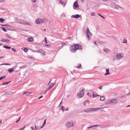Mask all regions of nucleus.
<instances>
[{"label":"nucleus","mask_w":130,"mask_h":130,"mask_svg":"<svg viewBox=\"0 0 130 130\" xmlns=\"http://www.w3.org/2000/svg\"><path fill=\"white\" fill-rule=\"evenodd\" d=\"M40 24L46 22V20L45 19H39Z\"/></svg>","instance_id":"0eeeda50"},{"label":"nucleus","mask_w":130,"mask_h":130,"mask_svg":"<svg viewBox=\"0 0 130 130\" xmlns=\"http://www.w3.org/2000/svg\"><path fill=\"white\" fill-rule=\"evenodd\" d=\"M106 73L105 74V76H106L107 75H109L110 74V73L109 72V69H107L106 70Z\"/></svg>","instance_id":"dca6fc26"},{"label":"nucleus","mask_w":130,"mask_h":130,"mask_svg":"<svg viewBox=\"0 0 130 130\" xmlns=\"http://www.w3.org/2000/svg\"><path fill=\"white\" fill-rule=\"evenodd\" d=\"M6 36L9 39L11 38V37L8 34L6 35Z\"/></svg>","instance_id":"f704fd0d"},{"label":"nucleus","mask_w":130,"mask_h":130,"mask_svg":"<svg viewBox=\"0 0 130 130\" xmlns=\"http://www.w3.org/2000/svg\"><path fill=\"white\" fill-rule=\"evenodd\" d=\"M6 76L5 75H4L3 76L1 77H0V80H1L3 79L6 78Z\"/></svg>","instance_id":"c9c22d12"},{"label":"nucleus","mask_w":130,"mask_h":130,"mask_svg":"<svg viewBox=\"0 0 130 130\" xmlns=\"http://www.w3.org/2000/svg\"><path fill=\"white\" fill-rule=\"evenodd\" d=\"M81 64L79 63L76 66V67L78 68H80L81 67Z\"/></svg>","instance_id":"ea45409f"},{"label":"nucleus","mask_w":130,"mask_h":130,"mask_svg":"<svg viewBox=\"0 0 130 130\" xmlns=\"http://www.w3.org/2000/svg\"><path fill=\"white\" fill-rule=\"evenodd\" d=\"M104 51L106 53H108L110 51V50L108 48H105L104 50Z\"/></svg>","instance_id":"5701e85b"},{"label":"nucleus","mask_w":130,"mask_h":130,"mask_svg":"<svg viewBox=\"0 0 130 130\" xmlns=\"http://www.w3.org/2000/svg\"><path fill=\"white\" fill-rule=\"evenodd\" d=\"M106 127V126L103 125H99L98 124V127L100 128H104Z\"/></svg>","instance_id":"a211bd4d"},{"label":"nucleus","mask_w":130,"mask_h":130,"mask_svg":"<svg viewBox=\"0 0 130 130\" xmlns=\"http://www.w3.org/2000/svg\"><path fill=\"white\" fill-rule=\"evenodd\" d=\"M70 51L73 52H75L77 50L75 45L71 46L70 48Z\"/></svg>","instance_id":"7ed1b4c3"},{"label":"nucleus","mask_w":130,"mask_h":130,"mask_svg":"<svg viewBox=\"0 0 130 130\" xmlns=\"http://www.w3.org/2000/svg\"><path fill=\"white\" fill-rule=\"evenodd\" d=\"M61 109H60L61 110H62L63 111H64V107H63V106H61Z\"/></svg>","instance_id":"58836bf2"},{"label":"nucleus","mask_w":130,"mask_h":130,"mask_svg":"<svg viewBox=\"0 0 130 130\" xmlns=\"http://www.w3.org/2000/svg\"><path fill=\"white\" fill-rule=\"evenodd\" d=\"M117 100L116 99H112L111 100V103L115 104L117 102Z\"/></svg>","instance_id":"f3484780"},{"label":"nucleus","mask_w":130,"mask_h":130,"mask_svg":"<svg viewBox=\"0 0 130 130\" xmlns=\"http://www.w3.org/2000/svg\"><path fill=\"white\" fill-rule=\"evenodd\" d=\"M52 86H49V87L47 89V90H49L51 88H52Z\"/></svg>","instance_id":"de8ad7c7"},{"label":"nucleus","mask_w":130,"mask_h":130,"mask_svg":"<svg viewBox=\"0 0 130 130\" xmlns=\"http://www.w3.org/2000/svg\"><path fill=\"white\" fill-rule=\"evenodd\" d=\"M41 50V49H39V50H37V51H35V52H37V53H40V51Z\"/></svg>","instance_id":"79ce46f5"},{"label":"nucleus","mask_w":130,"mask_h":130,"mask_svg":"<svg viewBox=\"0 0 130 130\" xmlns=\"http://www.w3.org/2000/svg\"><path fill=\"white\" fill-rule=\"evenodd\" d=\"M31 130H34V127L31 126Z\"/></svg>","instance_id":"69168bd1"},{"label":"nucleus","mask_w":130,"mask_h":130,"mask_svg":"<svg viewBox=\"0 0 130 130\" xmlns=\"http://www.w3.org/2000/svg\"><path fill=\"white\" fill-rule=\"evenodd\" d=\"M45 45L47 46H48L49 47H51V45L50 44H45Z\"/></svg>","instance_id":"09e8293b"},{"label":"nucleus","mask_w":130,"mask_h":130,"mask_svg":"<svg viewBox=\"0 0 130 130\" xmlns=\"http://www.w3.org/2000/svg\"><path fill=\"white\" fill-rule=\"evenodd\" d=\"M76 47H77V50H82L83 48V46L81 45L76 44H75Z\"/></svg>","instance_id":"39448f33"},{"label":"nucleus","mask_w":130,"mask_h":130,"mask_svg":"<svg viewBox=\"0 0 130 130\" xmlns=\"http://www.w3.org/2000/svg\"><path fill=\"white\" fill-rule=\"evenodd\" d=\"M87 95L89 96L90 97L91 96V93H87Z\"/></svg>","instance_id":"8fccbe9b"},{"label":"nucleus","mask_w":130,"mask_h":130,"mask_svg":"<svg viewBox=\"0 0 130 130\" xmlns=\"http://www.w3.org/2000/svg\"><path fill=\"white\" fill-rule=\"evenodd\" d=\"M25 126L20 128L19 130H23L25 128Z\"/></svg>","instance_id":"a18cd8bd"},{"label":"nucleus","mask_w":130,"mask_h":130,"mask_svg":"<svg viewBox=\"0 0 130 130\" xmlns=\"http://www.w3.org/2000/svg\"><path fill=\"white\" fill-rule=\"evenodd\" d=\"M3 47H4L6 49H10L11 48V47L8 46L6 45H4L3 46Z\"/></svg>","instance_id":"a878e982"},{"label":"nucleus","mask_w":130,"mask_h":130,"mask_svg":"<svg viewBox=\"0 0 130 130\" xmlns=\"http://www.w3.org/2000/svg\"><path fill=\"white\" fill-rule=\"evenodd\" d=\"M30 94H31V93L28 92H23V95L25 94L26 95L28 96Z\"/></svg>","instance_id":"ddd939ff"},{"label":"nucleus","mask_w":130,"mask_h":130,"mask_svg":"<svg viewBox=\"0 0 130 130\" xmlns=\"http://www.w3.org/2000/svg\"><path fill=\"white\" fill-rule=\"evenodd\" d=\"M7 83H7V82L3 83H2V85H7L8 84Z\"/></svg>","instance_id":"a19ab883"},{"label":"nucleus","mask_w":130,"mask_h":130,"mask_svg":"<svg viewBox=\"0 0 130 130\" xmlns=\"http://www.w3.org/2000/svg\"><path fill=\"white\" fill-rule=\"evenodd\" d=\"M123 42L124 43H126L127 42V41L126 40L124 39L123 40Z\"/></svg>","instance_id":"37998d69"},{"label":"nucleus","mask_w":130,"mask_h":130,"mask_svg":"<svg viewBox=\"0 0 130 130\" xmlns=\"http://www.w3.org/2000/svg\"><path fill=\"white\" fill-rule=\"evenodd\" d=\"M92 128V126H90V127H87V129H90V128Z\"/></svg>","instance_id":"bf43d9fd"},{"label":"nucleus","mask_w":130,"mask_h":130,"mask_svg":"<svg viewBox=\"0 0 130 130\" xmlns=\"http://www.w3.org/2000/svg\"><path fill=\"white\" fill-rule=\"evenodd\" d=\"M99 88V89H101V90L102 89V86H101Z\"/></svg>","instance_id":"13d9d810"},{"label":"nucleus","mask_w":130,"mask_h":130,"mask_svg":"<svg viewBox=\"0 0 130 130\" xmlns=\"http://www.w3.org/2000/svg\"><path fill=\"white\" fill-rule=\"evenodd\" d=\"M35 130H37V126L36 125H35Z\"/></svg>","instance_id":"5fc2aeb1"},{"label":"nucleus","mask_w":130,"mask_h":130,"mask_svg":"<svg viewBox=\"0 0 130 130\" xmlns=\"http://www.w3.org/2000/svg\"><path fill=\"white\" fill-rule=\"evenodd\" d=\"M48 90H47H47L44 92V94H46V93L47 92Z\"/></svg>","instance_id":"0e129e2a"},{"label":"nucleus","mask_w":130,"mask_h":130,"mask_svg":"<svg viewBox=\"0 0 130 130\" xmlns=\"http://www.w3.org/2000/svg\"><path fill=\"white\" fill-rule=\"evenodd\" d=\"M100 100L101 101H104L105 100V98L104 96H101L100 97Z\"/></svg>","instance_id":"412c9836"},{"label":"nucleus","mask_w":130,"mask_h":130,"mask_svg":"<svg viewBox=\"0 0 130 130\" xmlns=\"http://www.w3.org/2000/svg\"><path fill=\"white\" fill-rule=\"evenodd\" d=\"M6 25H7V26H5V27H11V26L9 25H7V24H6Z\"/></svg>","instance_id":"3c124183"},{"label":"nucleus","mask_w":130,"mask_h":130,"mask_svg":"<svg viewBox=\"0 0 130 130\" xmlns=\"http://www.w3.org/2000/svg\"><path fill=\"white\" fill-rule=\"evenodd\" d=\"M24 51L25 52H27L28 51V50L27 48H25L24 49Z\"/></svg>","instance_id":"4c0bfd02"},{"label":"nucleus","mask_w":130,"mask_h":130,"mask_svg":"<svg viewBox=\"0 0 130 130\" xmlns=\"http://www.w3.org/2000/svg\"><path fill=\"white\" fill-rule=\"evenodd\" d=\"M32 2L35 3L36 2V0H32Z\"/></svg>","instance_id":"4d7b16f0"},{"label":"nucleus","mask_w":130,"mask_h":130,"mask_svg":"<svg viewBox=\"0 0 130 130\" xmlns=\"http://www.w3.org/2000/svg\"><path fill=\"white\" fill-rule=\"evenodd\" d=\"M13 69H14V68H13L9 69L8 70V71L9 73H11L13 72L14 71V70H13Z\"/></svg>","instance_id":"aec40b11"},{"label":"nucleus","mask_w":130,"mask_h":130,"mask_svg":"<svg viewBox=\"0 0 130 130\" xmlns=\"http://www.w3.org/2000/svg\"><path fill=\"white\" fill-rule=\"evenodd\" d=\"M27 22H20V23L26 25H27Z\"/></svg>","instance_id":"2f4dec72"},{"label":"nucleus","mask_w":130,"mask_h":130,"mask_svg":"<svg viewBox=\"0 0 130 130\" xmlns=\"http://www.w3.org/2000/svg\"><path fill=\"white\" fill-rule=\"evenodd\" d=\"M28 40L29 42H32L34 41V39L32 38H29L28 39Z\"/></svg>","instance_id":"393cba45"},{"label":"nucleus","mask_w":130,"mask_h":130,"mask_svg":"<svg viewBox=\"0 0 130 130\" xmlns=\"http://www.w3.org/2000/svg\"><path fill=\"white\" fill-rule=\"evenodd\" d=\"M127 95H130V91L127 94Z\"/></svg>","instance_id":"774afa93"},{"label":"nucleus","mask_w":130,"mask_h":130,"mask_svg":"<svg viewBox=\"0 0 130 130\" xmlns=\"http://www.w3.org/2000/svg\"><path fill=\"white\" fill-rule=\"evenodd\" d=\"M114 4L116 6L115 7V9H118L119 8H121L122 9L121 7H120L119 5H117V4H116L115 3H114Z\"/></svg>","instance_id":"6ab92c4d"},{"label":"nucleus","mask_w":130,"mask_h":130,"mask_svg":"<svg viewBox=\"0 0 130 130\" xmlns=\"http://www.w3.org/2000/svg\"><path fill=\"white\" fill-rule=\"evenodd\" d=\"M36 23L37 24H40V21L39 20V19H37L36 21Z\"/></svg>","instance_id":"cd10ccee"},{"label":"nucleus","mask_w":130,"mask_h":130,"mask_svg":"<svg viewBox=\"0 0 130 130\" xmlns=\"http://www.w3.org/2000/svg\"><path fill=\"white\" fill-rule=\"evenodd\" d=\"M40 53V54L43 56H44L45 55V52L43 50H41Z\"/></svg>","instance_id":"1a4fd4ad"},{"label":"nucleus","mask_w":130,"mask_h":130,"mask_svg":"<svg viewBox=\"0 0 130 130\" xmlns=\"http://www.w3.org/2000/svg\"><path fill=\"white\" fill-rule=\"evenodd\" d=\"M59 1L62 5L64 4V2L62 0H59Z\"/></svg>","instance_id":"c756f323"},{"label":"nucleus","mask_w":130,"mask_h":130,"mask_svg":"<svg viewBox=\"0 0 130 130\" xmlns=\"http://www.w3.org/2000/svg\"><path fill=\"white\" fill-rule=\"evenodd\" d=\"M12 50L14 53H15V52H16V50L14 48H12Z\"/></svg>","instance_id":"49530a36"},{"label":"nucleus","mask_w":130,"mask_h":130,"mask_svg":"<svg viewBox=\"0 0 130 130\" xmlns=\"http://www.w3.org/2000/svg\"><path fill=\"white\" fill-rule=\"evenodd\" d=\"M98 15H99L100 17H102L103 19H106L105 18L103 17V15H101L100 14H98Z\"/></svg>","instance_id":"473e14b6"},{"label":"nucleus","mask_w":130,"mask_h":130,"mask_svg":"<svg viewBox=\"0 0 130 130\" xmlns=\"http://www.w3.org/2000/svg\"><path fill=\"white\" fill-rule=\"evenodd\" d=\"M117 58L118 59H121L123 56L121 55V54L120 53H118L117 55Z\"/></svg>","instance_id":"6e6552de"},{"label":"nucleus","mask_w":130,"mask_h":130,"mask_svg":"<svg viewBox=\"0 0 130 130\" xmlns=\"http://www.w3.org/2000/svg\"><path fill=\"white\" fill-rule=\"evenodd\" d=\"M87 37L88 39L90 40L91 39V37L92 36V34L88 28H87Z\"/></svg>","instance_id":"20e7f679"},{"label":"nucleus","mask_w":130,"mask_h":130,"mask_svg":"<svg viewBox=\"0 0 130 130\" xmlns=\"http://www.w3.org/2000/svg\"><path fill=\"white\" fill-rule=\"evenodd\" d=\"M94 44H95V45H96L97 43H96V41H95L94 42Z\"/></svg>","instance_id":"338daca9"},{"label":"nucleus","mask_w":130,"mask_h":130,"mask_svg":"<svg viewBox=\"0 0 130 130\" xmlns=\"http://www.w3.org/2000/svg\"><path fill=\"white\" fill-rule=\"evenodd\" d=\"M90 102L88 100H87L85 101L83 103L85 105H87Z\"/></svg>","instance_id":"9b49d317"},{"label":"nucleus","mask_w":130,"mask_h":130,"mask_svg":"<svg viewBox=\"0 0 130 130\" xmlns=\"http://www.w3.org/2000/svg\"><path fill=\"white\" fill-rule=\"evenodd\" d=\"M98 126V125H93L92 126V128L93 129H94L95 128L97 127Z\"/></svg>","instance_id":"7c9ffc66"},{"label":"nucleus","mask_w":130,"mask_h":130,"mask_svg":"<svg viewBox=\"0 0 130 130\" xmlns=\"http://www.w3.org/2000/svg\"><path fill=\"white\" fill-rule=\"evenodd\" d=\"M90 109L91 110V112L92 111H95L98 110V108H90Z\"/></svg>","instance_id":"4be33fe9"},{"label":"nucleus","mask_w":130,"mask_h":130,"mask_svg":"<svg viewBox=\"0 0 130 130\" xmlns=\"http://www.w3.org/2000/svg\"><path fill=\"white\" fill-rule=\"evenodd\" d=\"M73 6L75 8H77L78 7L79 5L78 4L77 1H76L74 2Z\"/></svg>","instance_id":"423d86ee"},{"label":"nucleus","mask_w":130,"mask_h":130,"mask_svg":"<svg viewBox=\"0 0 130 130\" xmlns=\"http://www.w3.org/2000/svg\"><path fill=\"white\" fill-rule=\"evenodd\" d=\"M72 17H74L76 18H78L79 17H80V15L79 14H76L75 15H73L71 16Z\"/></svg>","instance_id":"f8f14e48"},{"label":"nucleus","mask_w":130,"mask_h":130,"mask_svg":"<svg viewBox=\"0 0 130 130\" xmlns=\"http://www.w3.org/2000/svg\"><path fill=\"white\" fill-rule=\"evenodd\" d=\"M51 84L52 85V86H52V87H53V86H54L55 85V83H51Z\"/></svg>","instance_id":"603ef678"},{"label":"nucleus","mask_w":130,"mask_h":130,"mask_svg":"<svg viewBox=\"0 0 130 130\" xmlns=\"http://www.w3.org/2000/svg\"><path fill=\"white\" fill-rule=\"evenodd\" d=\"M1 41L2 42H6V43H9L10 42V40L8 39H3L1 40Z\"/></svg>","instance_id":"9d476101"},{"label":"nucleus","mask_w":130,"mask_h":130,"mask_svg":"<svg viewBox=\"0 0 130 130\" xmlns=\"http://www.w3.org/2000/svg\"><path fill=\"white\" fill-rule=\"evenodd\" d=\"M46 119H45L44 120L43 124L41 126V127L39 128L40 129H41V128H43V127L45 126V125L46 124Z\"/></svg>","instance_id":"2eb2a0df"},{"label":"nucleus","mask_w":130,"mask_h":130,"mask_svg":"<svg viewBox=\"0 0 130 130\" xmlns=\"http://www.w3.org/2000/svg\"><path fill=\"white\" fill-rule=\"evenodd\" d=\"M92 95H93V98H94L95 97V96H98V95H95L94 94H93V93L92 94Z\"/></svg>","instance_id":"680f3d73"},{"label":"nucleus","mask_w":130,"mask_h":130,"mask_svg":"<svg viewBox=\"0 0 130 130\" xmlns=\"http://www.w3.org/2000/svg\"><path fill=\"white\" fill-rule=\"evenodd\" d=\"M4 0H0V3H2L4 2Z\"/></svg>","instance_id":"e2e57ef3"},{"label":"nucleus","mask_w":130,"mask_h":130,"mask_svg":"<svg viewBox=\"0 0 130 130\" xmlns=\"http://www.w3.org/2000/svg\"><path fill=\"white\" fill-rule=\"evenodd\" d=\"M5 20L4 19L2 18H0V22L2 23H3V22Z\"/></svg>","instance_id":"c85d7f7f"},{"label":"nucleus","mask_w":130,"mask_h":130,"mask_svg":"<svg viewBox=\"0 0 130 130\" xmlns=\"http://www.w3.org/2000/svg\"><path fill=\"white\" fill-rule=\"evenodd\" d=\"M27 67V66L25 65L23 66H22V67H20L19 68V69H24V68H26Z\"/></svg>","instance_id":"b1692460"},{"label":"nucleus","mask_w":130,"mask_h":130,"mask_svg":"<svg viewBox=\"0 0 130 130\" xmlns=\"http://www.w3.org/2000/svg\"><path fill=\"white\" fill-rule=\"evenodd\" d=\"M84 111L86 112H91V110L90 108H88L85 109L84 110Z\"/></svg>","instance_id":"4468645a"},{"label":"nucleus","mask_w":130,"mask_h":130,"mask_svg":"<svg viewBox=\"0 0 130 130\" xmlns=\"http://www.w3.org/2000/svg\"><path fill=\"white\" fill-rule=\"evenodd\" d=\"M74 125L73 123V121L68 122L65 124V126L68 128L73 126Z\"/></svg>","instance_id":"f03ea898"},{"label":"nucleus","mask_w":130,"mask_h":130,"mask_svg":"<svg viewBox=\"0 0 130 130\" xmlns=\"http://www.w3.org/2000/svg\"><path fill=\"white\" fill-rule=\"evenodd\" d=\"M85 91V89H83L81 90L79 93H77V95L78 98H80L84 96Z\"/></svg>","instance_id":"f257e3e1"},{"label":"nucleus","mask_w":130,"mask_h":130,"mask_svg":"<svg viewBox=\"0 0 130 130\" xmlns=\"http://www.w3.org/2000/svg\"><path fill=\"white\" fill-rule=\"evenodd\" d=\"M90 15L91 16H94L95 14L94 13H93L91 14Z\"/></svg>","instance_id":"864d4df0"},{"label":"nucleus","mask_w":130,"mask_h":130,"mask_svg":"<svg viewBox=\"0 0 130 130\" xmlns=\"http://www.w3.org/2000/svg\"><path fill=\"white\" fill-rule=\"evenodd\" d=\"M98 43L100 44H103L104 43L103 41H101L99 40H98Z\"/></svg>","instance_id":"e433bc0d"},{"label":"nucleus","mask_w":130,"mask_h":130,"mask_svg":"<svg viewBox=\"0 0 130 130\" xmlns=\"http://www.w3.org/2000/svg\"><path fill=\"white\" fill-rule=\"evenodd\" d=\"M103 109V108H98V110H102Z\"/></svg>","instance_id":"6e6d98bb"},{"label":"nucleus","mask_w":130,"mask_h":130,"mask_svg":"<svg viewBox=\"0 0 130 130\" xmlns=\"http://www.w3.org/2000/svg\"><path fill=\"white\" fill-rule=\"evenodd\" d=\"M2 30L6 32L7 31L5 29V28L4 27H2Z\"/></svg>","instance_id":"72a5a7b5"},{"label":"nucleus","mask_w":130,"mask_h":130,"mask_svg":"<svg viewBox=\"0 0 130 130\" xmlns=\"http://www.w3.org/2000/svg\"><path fill=\"white\" fill-rule=\"evenodd\" d=\"M21 117H20L19 119L18 120H17L16 122V123H17L18 122H19V121L20 120V119H21Z\"/></svg>","instance_id":"052dcab7"},{"label":"nucleus","mask_w":130,"mask_h":130,"mask_svg":"<svg viewBox=\"0 0 130 130\" xmlns=\"http://www.w3.org/2000/svg\"><path fill=\"white\" fill-rule=\"evenodd\" d=\"M44 39H45V40H44L45 43H47V42L46 38H44Z\"/></svg>","instance_id":"c03bdc74"},{"label":"nucleus","mask_w":130,"mask_h":130,"mask_svg":"<svg viewBox=\"0 0 130 130\" xmlns=\"http://www.w3.org/2000/svg\"><path fill=\"white\" fill-rule=\"evenodd\" d=\"M111 100L109 101H108L106 102L105 104H109L111 103Z\"/></svg>","instance_id":"bb28decb"}]
</instances>
